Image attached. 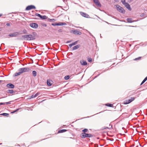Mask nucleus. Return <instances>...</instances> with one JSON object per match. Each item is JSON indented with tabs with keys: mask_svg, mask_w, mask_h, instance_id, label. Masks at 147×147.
I'll list each match as a JSON object with an SVG mask.
<instances>
[{
	"mask_svg": "<svg viewBox=\"0 0 147 147\" xmlns=\"http://www.w3.org/2000/svg\"><path fill=\"white\" fill-rule=\"evenodd\" d=\"M22 38H21V39L27 41L33 40L36 39L35 36L31 34L23 35L22 36Z\"/></svg>",
	"mask_w": 147,
	"mask_h": 147,
	"instance_id": "1",
	"label": "nucleus"
},
{
	"mask_svg": "<svg viewBox=\"0 0 147 147\" xmlns=\"http://www.w3.org/2000/svg\"><path fill=\"white\" fill-rule=\"evenodd\" d=\"M31 70V69L28 67H24L20 68L18 70L19 71H21L22 74L25 72H29Z\"/></svg>",
	"mask_w": 147,
	"mask_h": 147,
	"instance_id": "2",
	"label": "nucleus"
},
{
	"mask_svg": "<svg viewBox=\"0 0 147 147\" xmlns=\"http://www.w3.org/2000/svg\"><path fill=\"white\" fill-rule=\"evenodd\" d=\"M116 7L117 9L119 12L123 14L125 13V11L122 7L117 5H116Z\"/></svg>",
	"mask_w": 147,
	"mask_h": 147,
	"instance_id": "3",
	"label": "nucleus"
},
{
	"mask_svg": "<svg viewBox=\"0 0 147 147\" xmlns=\"http://www.w3.org/2000/svg\"><path fill=\"white\" fill-rule=\"evenodd\" d=\"M93 136V135L91 134L86 133L84 134V135H82V136H80V137L82 138H92Z\"/></svg>",
	"mask_w": 147,
	"mask_h": 147,
	"instance_id": "4",
	"label": "nucleus"
},
{
	"mask_svg": "<svg viewBox=\"0 0 147 147\" xmlns=\"http://www.w3.org/2000/svg\"><path fill=\"white\" fill-rule=\"evenodd\" d=\"M29 26L31 28H34L36 29L38 28V24L35 23H31L29 24Z\"/></svg>",
	"mask_w": 147,
	"mask_h": 147,
	"instance_id": "5",
	"label": "nucleus"
},
{
	"mask_svg": "<svg viewBox=\"0 0 147 147\" xmlns=\"http://www.w3.org/2000/svg\"><path fill=\"white\" fill-rule=\"evenodd\" d=\"M19 33V32H15L9 34V36L10 37H16L18 35Z\"/></svg>",
	"mask_w": 147,
	"mask_h": 147,
	"instance_id": "6",
	"label": "nucleus"
},
{
	"mask_svg": "<svg viewBox=\"0 0 147 147\" xmlns=\"http://www.w3.org/2000/svg\"><path fill=\"white\" fill-rule=\"evenodd\" d=\"M36 9V7L34 5H31L27 6L26 8V10H29L32 9Z\"/></svg>",
	"mask_w": 147,
	"mask_h": 147,
	"instance_id": "7",
	"label": "nucleus"
},
{
	"mask_svg": "<svg viewBox=\"0 0 147 147\" xmlns=\"http://www.w3.org/2000/svg\"><path fill=\"white\" fill-rule=\"evenodd\" d=\"M80 13L81 16H82L84 17L87 18H90L88 14L85 13L81 11L80 12Z\"/></svg>",
	"mask_w": 147,
	"mask_h": 147,
	"instance_id": "8",
	"label": "nucleus"
},
{
	"mask_svg": "<svg viewBox=\"0 0 147 147\" xmlns=\"http://www.w3.org/2000/svg\"><path fill=\"white\" fill-rule=\"evenodd\" d=\"M135 98L134 97H131L130 99H128V100H127L126 102H124V104H128L130 102H131L132 101L134 100L135 99Z\"/></svg>",
	"mask_w": 147,
	"mask_h": 147,
	"instance_id": "9",
	"label": "nucleus"
},
{
	"mask_svg": "<svg viewBox=\"0 0 147 147\" xmlns=\"http://www.w3.org/2000/svg\"><path fill=\"white\" fill-rule=\"evenodd\" d=\"M72 32L76 34L81 35L82 34V32L78 30H72Z\"/></svg>",
	"mask_w": 147,
	"mask_h": 147,
	"instance_id": "10",
	"label": "nucleus"
},
{
	"mask_svg": "<svg viewBox=\"0 0 147 147\" xmlns=\"http://www.w3.org/2000/svg\"><path fill=\"white\" fill-rule=\"evenodd\" d=\"M93 1L94 3L97 6L100 7L101 6V5L100 3V2H99L98 0H93Z\"/></svg>",
	"mask_w": 147,
	"mask_h": 147,
	"instance_id": "11",
	"label": "nucleus"
},
{
	"mask_svg": "<svg viewBox=\"0 0 147 147\" xmlns=\"http://www.w3.org/2000/svg\"><path fill=\"white\" fill-rule=\"evenodd\" d=\"M6 86L8 88H13L15 87L14 84L11 83L7 84L6 85Z\"/></svg>",
	"mask_w": 147,
	"mask_h": 147,
	"instance_id": "12",
	"label": "nucleus"
},
{
	"mask_svg": "<svg viewBox=\"0 0 147 147\" xmlns=\"http://www.w3.org/2000/svg\"><path fill=\"white\" fill-rule=\"evenodd\" d=\"M80 63L82 65L84 66L87 65V64L86 61L83 60L80 61Z\"/></svg>",
	"mask_w": 147,
	"mask_h": 147,
	"instance_id": "13",
	"label": "nucleus"
},
{
	"mask_svg": "<svg viewBox=\"0 0 147 147\" xmlns=\"http://www.w3.org/2000/svg\"><path fill=\"white\" fill-rule=\"evenodd\" d=\"M88 131V129H86V128H85V129H83L82 130V133L80 135V136H82V135H84V134L86 133V132H87Z\"/></svg>",
	"mask_w": 147,
	"mask_h": 147,
	"instance_id": "14",
	"label": "nucleus"
},
{
	"mask_svg": "<svg viewBox=\"0 0 147 147\" xmlns=\"http://www.w3.org/2000/svg\"><path fill=\"white\" fill-rule=\"evenodd\" d=\"M125 6L129 10L131 11V8L129 4L128 3H127L125 5Z\"/></svg>",
	"mask_w": 147,
	"mask_h": 147,
	"instance_id": "15",
	"label": "nucleus"
},
{
	"mask_svg": "<svg viewBox=\"0 0 147 147\" xmlns=\"http://www.w3.org/2000/svg\"><path fill=\"white\" fill-rule=\"evenodd\" d=\"M126 20L127 22L129 23H132L135 22L137 21H132V19L130 18H127Z\"/></svg>",
	"mask_w": 147,
	"mask_h": 147,
	"instance_id": "16",
	"label": "nucleus"
},
{
	"mask_svg": "<svg viewBox=\"0 0 147 147\" xmlns=\"http://www.w3.org/2000/svg\"><path fill=\"white\" fill-rule=\"evenodd\" d=\"M52 81L50 80H47V84L49 86H51L52 85Z\"/></svg>",
	"mask_w": 147,
	"mask_h": 147,
	"instance_id": "17",
	"label": "nucleus"
},
{
	"mask_svg": "<svg viewBox=\"0 0 147 147\" xmlns=\"http://www.w3.org/2000/svg\"><path fill=\"white\" fill-rule=\"evenodd\" d=\"M7 92L8 93H10L11 94H13V93H15V92L12 90H7Z\"/></svg>",
	"mask_w": 147,
	"mask_h": 147,
	"instance_id": "18",
	"label": "nucleus"
},
{
	"mask_svg": "<svg viewBox=\"0 0 147 147\" xmlns=\"http://www.w3.org/2000/svg\"><path fill=\"white\" fill-rule=\"evenodd\" d=\"M58 26H63V25H65L67 24L65 22H59L57 23Z\"/></svg>",
	"mask_w": 147,
	"mask_h": 147,
	"instance_id": "19",
	"label": "nucleus"
},
{
	"mask_svg": "<svg viewBox=\"0 0 147 147\" xmlns=\"http://www.w3.org/2000/svg\"><path fill=\"white\" fill-rule=\"evenodd\" d=\"M39 94V93L38 92L35 95H32L31 96V98H34L37 96H38Z\"/></svg>",
	"mask_w": 147,
	"mask_h": 147,
	"instance_id": "20",
	"label": "nucleus"
},
{
	"mask_svg": "<svg viewBox=\"0 0 147 147\" xmlns=\"http://www.w3.org/2000/svg\"><path fill=\"white\" fill-rule=\"evenodd\" d=\"M67 130L65 129H62L59 130L58 131V133H62L66 131Z\"/></svg>",
	"mask_w": 147,
	"mask_h": 147,
	"instance_id": "21",
	"label": "nucleus"
},
{
	"mask_svg": "<svg viewBox=\"0 0 147 147\" xmlns=\"http://www.w3.org/2000/svg\"><path fill=\"white\" fill-rule=\"evenodd\" d=\"M80 46V45H77L76 46H74V47H73V50H76L77 49H78L79 48Z\"/></svg>",
	"mask_w": 147,
	"mask_h": 147,
	"instance_id": "22",
	"label": "nucleus"
},
{
	"mask_svg": "<svg viewBox=\"0 0 147 147\" xmlns=\"http://www.w3.org/2000/svg\"><path fill=\"white\" fill-rule=\"evenodd\" d=\"M109 125V126H111V127H104L103 129H112V125H111L110 124Z\"/></svg>",
	"mask_w": 147,
	"mask_h": 147,
	"instance_id": "23",
	"label": "nucleus"
},
{
	"mask_svg": "<svg viewBox=\"0 0 147 147\" xmlns=\"http://www.w3.org/2000/svg\"><path fill=\"white\" fill-rule=\"evenodd\" d=\"M22 74L21 71H19V72H17L14 74V76L15 77L17 76H18Z\"/></svg>",
	"mask_w": 147,
	"mask_h": 147,
	"instance_id": "24",
	"label": "nucleus"
},
{
	"mask_svg": "<svg viewBox=\"0 0 147 147\" xmlns=\"http://www.w3.org/2000/svg\"><path fill=\"white\" fill-rule=\"evenodd\" d=\"M147 80V76L144 79L143 81L141 82L140 85H142Z\"/></svg>",
	"mask_w": 147,
	"mask_h": 147,
	"instance_id": "25",
	"label": "nucleus"
},
{
	"mask_svg": "<svg viewBox=\"0 0 147 147\" xmlns=\"http://www.w3.org/2000/svg\"><path fill=\"white\" fill-rule=\"evenodd\" d=\"M32 73L33 76L34 77H35V76H36L37 75V73H36V72L35 71H33L32 72Z\"/></svg>",
	"mask_w": 147,
	"mask_h": 147,
	"instance_id": "26",
	"label": "nucleus"
},
{
	"mask_svg": "<svg viewBox=\"0 0 147 147\" xmlns=\"http://www.w3.org/2000/svg\"><path fill=\"white\" fill-rule=\"evenodd\" d=\"M41 19L45 20L47 18L46 16H41L40 18Z\"/></svg>",
	"mask_w": 147,
	"mask_h": 147,
	"instance_id": "27",
	"label": "nucleus"
},
{
	"mask_svg": "<svg viewBox=\"0 0 147 147\" xmlns=\"http://www.w3.org/2000/svg\"><path fill=\"white\" fill-rule=\"evenodd\" d=\"M106 105L108 107H113V104H110V103L106 104Z\"/></svg>",
	"mask_w": 147,
	"mask_h": 147,
	"instance_id": "28",
	"label": "nucleus"
},
{
	"mask_svg": "<svg viewBox=\"0 0 147 147\" xmlns=\"http://www.w3.org/2000/svg\"><path fill=\"white\" fill-rule=\"evenodd\" d=\"M70 76H67L65 77L64 79L66 80H68Z\"/></svg>",
	"mask_w": 147,
	"mask_h": 147,
	"instance_id": "29",
	"label": "nucleus"
},
{
	"mask_svg": "<svg viewBox=\"0 0 147 147\" xmlns=\"http://www.w3.org/2000/svg\"><path fill=\"white\" fill-rule=\"evenodd\" d=\"M2 115L4 116H7L9 115L8 113H4L1 114Z\"/></svg>",
	"mask_w": 147,
	"mask_h": 147,
	"instance_id": "30",
	"label": "nucleus"
},
{
	"mask_svg": "<svg viewBox=\"0 0 147 147\" xmlns=\"http://www.w3.org/2000/svg\"><path fill=\"white\" fill-rule=\"evenodd\" d=\"M13 102V101H9L8 102H5V104H6L7 105H10L11 104V102Z\"/></svg>",
	"mask_w": 147,
	"mask_h": 147,
	"instance_id": "31",
	"label": "nucleus"
},
{
	"mask_svg": "<svg viewBox=\"0 0 147 147\" xmlns=\"http://www.w3.org/2000/svg\"><path fill=\"white\" fill-rule=\"evenodd\" d=\"M17 109L16 110H15L13 111H12L11 112V113H13L15 112H17V111H18L19 109Z\"/></svg>",
	"mask_w": 147,
	"mask_h": 147,
	"instance_id": "32",
	"label": "nucleus"
},
{
	"mask_svg": "<svg viewBox=\"0 0 147 147\" xmlns=\"http://www.w3.org/2000/svg\"><path fill=\"white\" fill-rule=\"evenodd\" d=\"M141 58V57H139L138 58H136L134 60H136V61L138 60H140Z\"/></svg>",
	"mask_w": 147,
	"mask_h": 147,
	"instance_id": "33",
	"label": "nucleus"
},
{
	"mask_svg": "<svg viewBox=\"0 0 147 147\" xmlns=\"http://www.w3.org/2000/svg\"><path fill=\"white\" fill-rule=\"evenodd\" d=\"M88 61L89 62H91L92 61V59L91 58H88Z\"/></svg>",
	"mask_w": 147,
	"mask_h": 147,
	"instance_id": "34",
	"label": "nucleus"
},
{
	"mask_svg": "<svg viewBox=\"0 0 147 147\" xmlns=\"http://www.w3.org/2000/svg\"><path fill=\"white\" fill-rule=\"evenodd\" d=\"M36 16H37L40 18V17L41 15L40 14L38 13H36L35 14Z\"/></svg>",
	"mask_w": 147,
	"mask_h": 147,
	"instance_id": "35",
	"label": "nucleus"
},
{
	"mask_svg": "<svg viewBox=\"0 0 147 147\" xmlns=\"http://www.w3.org/2000/svg\"><path fill=\"white\" fill-rule=\"evenodd\" d=\"M48 21L49 22H51L52 21H55V20L54 19H48Z\"/></svg>",
	"mask_w": 147,
	"mask_h": 147,
	"instance_id": "36",
	"label": "nucleus"
},
{
	"mask_svg": "<svg viewBox=\"0 0 147 147\" xmlns=\"http://www.w3.org/2000/svg\"><path fill=\"white\" fill-rule=\"evenodd\" d=\"M51 25L53 26H58L57 23H52L51 24Z\"/></svg>",
	"mask_w": 147,
	"mask_h": 147,
	"instance_id": "37",
	"label": "nucleus"
},
{
	"mask_svg": "<svg viewBox=\"0 0 147 147\" xmlns=\"http://www.w3.org/2000/svg\"><path fill=\"white\" fill-rule=\"evenodd\" d=\"M23 33L24 34H27V31L25 29H24L23 31Z\"/></svg>",
	"mask_w": 147,
	"mask_h": 147,
	"instance_id": "38",
	"label": "nucleus"
},
{
	"mask_svg": "<svg viewBox=\"0 0 147 147\" xmlns=\"http://www.w3.org/2000/svg\"><path fill=\"white\" fill-rule=\"evenodd\" d=\"M78 41H75L72 43L73 45H76L77 44Z\"/></svg>",
	"mask_w": 147,
	"mask_h": 147,
	"instance_id": "39",
	"label": "nucleus"
},
{
	"mask_svg": "<svg viewBox=\"0 0 147 147\" xmlns=\"http://www.w3.org/2000/svg\"><path fill=\"white\" fill-rule=\"evenodd\" d=\"M121 2H122V4L124 5L127 3L125 2V0H123V1H121Z\"/></svg>",
	"mask_w": 147,
	"mask_h": 147,
	"instance_id": "40",
	"label": "nucleus"
},
{
	"mask_svg": "<svg viewBox=\"0 0 147 147\" xmlns=\"http://www.w3.org/2000/svg\"><path fill=\"white\" fill-rule=\"evenodd\" d=\"M42 26L44 27H46L47 26V24H42Z\"/></svg>",
	"mask_w": 147,
	"mask_h": 147,
	"instance_id": "41",
	"label": "nucleus"
},
{
	"mask_svg": "<svg viewBox=\"0 0 147 147\" xmlns=\"http://www.w3.org/2000/svg\"><path fill=\"white\" fill-rule=\"evenodd\" d=\"M145 14L144 13H143L142 14H141L140 16V17H144L145 16Z\"/></svg>",
	"mask_w": 147,
	"mask_h": 147,
	"instance_id": "42",
	"label": "nucleus"
},
{
	"mask_svg": "<svg viewBox=\"0 0 147 147\" xmlns=\"http://www.w3.org/2000/svg\"><path fill=\"white\" fill-rule=\"evenodd\" d=\"M6 25L7 26H10V25H11V24L10 23H7L6 24Z\"/></svg>",
	"mask_w": 147,
	"mask_h": 147,
	"instance_id": "43",
	"label": "nucleus"
},
{
	"mask_svg": "<svg viewBox=\"0 0 147 147\" xmlns=\"http://www.w3.org/2000/svg\"><path fill=\"white\" fill-rule=\"evenodd\" d=\"M5 102H0V105H4L5 104Z\"/></svg>",
	"mask_w": 147,
	"mask_h": 147,
	"instance_id": "44",
	"label": "nucleus"
},
{
	"mask_svg": "<svg viewBox=\"0 0 147 147\" xmlns=\"http://www.w3.org/2000/svg\"><path fill=\"white\" fill-rule=\"evenodd\" d=\"M72 46H73V45H72V43L69 44V47L70 48Z\"/></svg>",
	"mask_w": 147,
	"mask_h": 147,
	"instance_id": "45",
	"label": "nucleus"
},
{
	"mask_svg": "<svg viewBox=\"0 0 147 147\" xmlns=\"http://www.w3.org/2000/svg\"><path fill=\"white\" fill-rule=\"evenodd\" d=\"M58 32H62V30L61 29H60L58 30Z\"/></svg>",
	"mask_w": 147,
	"mask_h": 147,
	"instance_id": "46",
	"label": "nucleus"
},
{
	"mask_svg": "<svg viewBox=\"0 0 147 147\" xmlns=\"http://www.w3.org/2000/svg\"><path fill=\"white\" fill-rule=\"evenodd\" d=\"M107 140H109L111 141H113V139H112V140L111 139H108Z\"/></svg>",
	"mask_w": 147,
	"mask_h": 147,
	"instance_id": "47",
	"label": "nucleus"
},
{
	"mask_svg": "<svg viewBox=\"0 0 147 147\" xmlns=\"http://www.w3.org/2000/svg\"><path fill=\"white\" fill-rule=\"evenodd\" d=\"M71 42V40H69V41H68L66 43H69V42Z\"/></svg>",
	"mask_w": 147,
	"mask_h": 147,
	"instance_id": "48",
	"label": "nucleus"
},
{
	"mask_svg": "<svg viewBox=\"0 0 147 147\" xmlns=\"http://www.w3.org/2000/svg\"><path fill=\"white\" fill-rule=\"evenodd\" d=\"M100 75V74H98L97 76H95V78H96L97 76H98Z\"/></svg>",
	"mask_w": 147,
	"mask_h": 147,
	"instance_id": "49",
	"label": "nucleus"
},
{
	"mask_svg": "<svg viewBox=\"0 0 147 147\" xmlns=\"http://www.w3.org/2000/svg\"><path fill=\"white\" fill-rule=\"evenodd\" d=\"M95 147H98V145H95Z\"/></svg>",
	"mask_w": 147,
	"mask_h": 147,
	"instance_id": "50",
	"label": "nucleus"
},
{
	"mask_svg": "<svg viewBox=\"0 0 147 147\" xmlns=\"http://www.w3.org/2000/svg\"><path fill=\"white\" fill-rule=\"evenodd\" d=\"M3 81V80H0V84L1 83V82H2Z\"/></svg>",
	"mask_w": 147,
	"mask_h": 147,
	"instance_id": "51",
	"label": "nucleus"
},
{
	"mask_svg": "<svg viewBox=\"0 0 147 147\" xmlns=\"http://www.w3.org/2000/svg\"><path fill=\"white\" fill-rule=\"evenodd\" d=\"M114 0L115 2H117L118 1V0Z\"/></svg>",
	"mask_w": 147,
	"mask_h": 147,
	"instance_id": "52",
	"label": "nucleus"
},
{
	"mask_svg": "<svg viewBox=\"0 0 147 147\" xmlns=\"http://www.w3.org/2000/svg\"><path fill=\"white\" fill-rule=\"evenodd\" d=\"M140 94H138V95H137V97H138V96H139Z\"/></svg>",
	"mask_w": 147,
	"mask_h": 147,
	"instance_id": "53",
	"label": "nucleus"
},
{
	"mask_svg": "<svg viewBox=\"0 0 147 147\" xmlns=\"http://www.w3.org/2000/svg\"><path fill=\"white\" fill-rule=\"evenodd\" d=\"M2 14H0V17H1L2 16Z\"/></svg>",
	"mask_w": 147,
	"mask_h": 147,
	"instance_id": "54",
	"label": "nucleus"
},
{
	"mask_svg": "<svg viewBox=\"0 0 147 147\" xmlns=\"http://www.w3.org/2000/svg\"><path fill=\"white\" fill-rule=\"evenodd\" d=\"M50 29H52V27L51 28H50Z\"/></svg>",
	"mask_w": 147,
	"mask_h": 147,
	"instance_id": "55",
	"label": "nucleus"
},
{
	"mask_svg": "<svg viewBox=\"0 0 147 147\" xmlns=\"http://www.w3.org/2000/svg\"><path fill=\"white\" fill-rule=\"evenodd\" d=\"M97 139H99V138H98V137L97 138Z\"/></svg>",
	"mask_w": 147,
	"mask_h": 147,
	"instance_id": "56",
	"label": "nucleus"
},
{
	"mask_svg": "<svg viewBox=\"0 0 147 147\" xmlns=\"http://www.w3.org/2000/svg\"><path fill=\"white\" fill-rule=\"evenodd\" d=\"M105 70H104V71H103L102 72H105Z\"/></svg>",
	"mask_w": 147,
	"mask_h": 147,
	"instance_id": "57",
	"label": "nucleus"
},
{
	"mask_svg": "<svg viewBox=\"0 0 147 147\" xmlns=\"http://www.w3.org/2000/svg\"><path fill=\"white\" fill-rule=\"evenodd\" d=\"M0 77H3V76H0Z\"/></svg>",
	"mask_w": 147,
	"mask_h": 147,
	"instance_id": "58",
	"label": "nucleus"
},
{
	"mask_svg": "<svg viewBox=\"0 0 147 147\" xmlns=\"http://www.w3.org/2000/svg\"><path fill=\"white\" fill-rule=\"evenodd\" d=\"M140 146H141V145H140Z\"/></svg>",
	"mask_w": 147,
	"mask_h": 147,
	"instance_id": "59",
	"label": "nucleus"
}]
</instances>
